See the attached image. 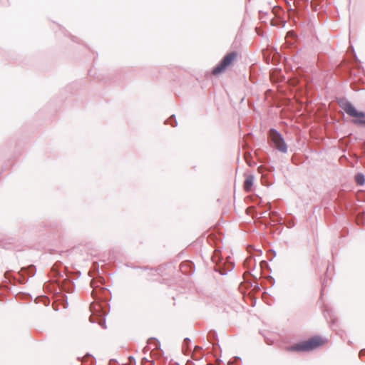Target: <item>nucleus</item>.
<instances>
[{"mask_svg": "<svg viewBox=\"0 0 365 365\" xmlns=\"http://www.w3.org/2000/svg\"><path fill=\"white\" fill-rule=\"evenodd\" d=\"M269 138L277 150L283 153L287 152V145L277 131L273 129L269 131Z\"/></svg>", "mask_w": 365, "mask_h": 365, "instance_id": "nucleus-4", "label": "nucleus"}, {"mask_svg": "<svg viewBox=\"0 0 365 365\" xmlns=\"http://www.w3.org/2000/svg\"><path fill=\"white\" fill-rule=\"evenodd\" d=\"M355 181L357 185H363L365 182V178L363 174L358 173L355 175Z\"/></svg>", "mask_w": 365, "mask_h": 365, "instance_id": "nucleus-6", "label": "nucleus"}, {"mask_svg": "<svg viewBox=\"0 0 365 365\" xmlns=\"http://www.w3.org/2000/svg\"><path fill=\"white\" fill-rule=\"evenodd\" d=\"M359 219H360V216L358 215L357 219H356L357 223H359Z\"/></svg>", "mask_w": 365, "mask_h": 365, "instance_id": "nucleus-9", "label": "nucleus"}, {"mask_svg": "<svg viewBox=\"0 0 365 365\" xmlns=\"http://www.w3.org/2000/svg\"><path fill=\"white\" fill-rule=\"evenodd\" d=\"M250 158H251V155H250V153H246L245 154V160H246L247 163L250 166H251V165H252V163H251L250 160Z\"/></svg>", "mask_w": 365, "mask_h": 365, "instance_id": "nucleus-7", "label": "nucleus"}, {"mask_svg": "<svg viewBox=\"0 0 365 365\" xmlns=\"http://www.w3.org/2000/svg\"><path fill=\"white\" fill-rule=\"evenodd\" d=\"M325 344V340L320 336H313L286 347L287 351L306 352L312 351Z\"/></svg>", "mask_w": 365, "mask_h": 365, "instance_id": "nucleus-1", "label": "nucleus"}, {"mask_svg": "<svg viewBox=\"0 0 365 365\" xmlns=\"http://www.w3.org/2000/svg\"><path fill=\"white\" fill-rule=\"evenodd\" d=\"M253 185H254V176L252 175H246V178H245V180L244 182V185H243L244 190L247 192H250L252 189Z\"/></svg>", "mask_w": 365, "mask_h": 365, "instance_id": "nucleus-5", "label": "nucleus"}, {"mask_svg": "<svg viewBox=\"0 0 365 365\" xmlns=\"http://www.w3.org/2000/svg\"><path fill=\"white\" fill-rule=\"evenodd\" d=\"M197 349H200V348L198 346H195V350H197Z\"/></svg>", "mask_w": 365, "mask_h": 365, "instance_id": "nucleus-10", "label": "nucleus"}, {"mask_svg": "<svg viewBox=\"0 0 365 365\" xmlns=\"http://www.w3.org/2000/svg\"><path fill=\"white\" fill-rule=\"evenodd\" d=\"M294 36V33H293V32L289 31V32H288V34H287V37H289V36Z\"/></svg>", "mask_w": 365, "mask_h": 365, "instance_id": "nucleus-8", "label": "nucleus"}, {"mask_svg": "<svg viewBox=\"0 0 365 365\" xmlns=\"http://www.w3.org/2000/svg\"><path fill=\"white\" fill-rule=\"evenodd\" d=\"M237 53L231 52L225 56L220 63L212 70L213 75H218L229 68L236 59Z\"/></svg>", "mask_w": 365, "mask_h": 365, "instance_id": "nucleus-3", "label": "nucleus"}, {"mask_svg": "<svg viewBox=\"0 0 365 365\" xmlns=\"http://www.w3.org/2000/svg\"><path fill=\"white\" fill-rule=\"evenodd\" d=\"M339 105L347 115L354 118L353 123L354 124L365 125V113L357 110L356 108L348 101H341Z\"/></svg>", "mask_w": 365, "mask_h": 365, "instance_id": "nucleus-2", "label": "nucleus"}]
</instances>
